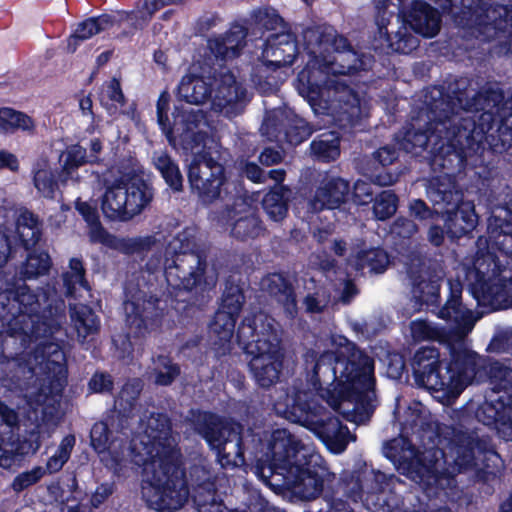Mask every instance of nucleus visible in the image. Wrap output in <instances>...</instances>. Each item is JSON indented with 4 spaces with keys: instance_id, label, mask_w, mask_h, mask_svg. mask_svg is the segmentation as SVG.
<instances>
[{
    "instance_id": "nucleus-37",
    "label": "nucleus",
    "mask_w": 512,
    "mask_h": 512,
    "mask_svg": "<svg viewBox=\"0 0 512 512\" xmlns=\"http://www.w3.org/2000/svg\"><path fill=\"white\" fill-rule=\"evenodd\" d=\"M155 168L161 173L166 183L175 191H181L183 187V177L178 165L172 160L165 151L155 152L153 156Z\"/></svg>"
},
{
    "instance_id": "nucleus-38",
    "label": "nucleus",
    "mask_w": 512,
    "mask_h": 512,
    "mask_svg": "<svg viewBox=\"0 0 512 512\" xmlns=\"http://www.w3.org/2000/svg\"><path fill=\"white\" fill-rule=\"evenodd\" d=\"M63 282L67 296L77 297L79 291H88L85 270L81 260L77 258L70 260L69 270L63 274ZM79 296L81 295L79 294Z\"/></svg>"
},
{
    "instance_id": "nucleus-7",
    "label": "nucleus",
    "mask_w": 512,
    "mask_h": 512,
    "mask_svg": "<svg viewBox=\"0 0 512 512\" xmlns=\"http://www.w3.org/2000/svg\"><path fill=\"white\" fill-rule=\"evenodd\" d=\"M451 362L442 374L438 367L440 354L434 347L418 350L412 362L418 386L433 391H442L448 397H457L479 373L481 358L466 346H449Z\"/></svg>"
},
{
    "instance_id": "nucleus-2",
    "label": "nucleus",
    "mask_w": 512,
    "mask_h": 512,
    "mask_svg": "<svg viewBox=\"0 0 512 512\" xmlns=\"http://www.w3.org/2000/svg\"><path fill=\"white\" fill-rule=\"evenodd\" d=\"M129 452L131 461L143 466L141 491L147 505L159 512L182 508L189 488L169 419L151 414L142 422V431L132 440Z\"/></svg>"
},
{
    "instance_id": "nucleus-56",
    "label": "nucleus",
    "mask_w": 512,
    "mask_h": 512,
    "mask_svg": "<svg viewBox=\"0 0 512 512\" xmlns=\"http://www.w3.org/2000/svg\"><path fill=\"white\" fill-rule=\"evenodd\" d=\"M170 249L177 256L178 253H202L197 245L195 234L192 230H184L171 241Z\"/></svg>"
},
{
    "instance_id": "nucleus-55",
    "label": "nucleus",
    "mask_w": 512,
    "mask_h": 512,
    "mask_svg": "<svg viewBox=\"0 0 512 512\" xmlns=\"http://www.w3.org/2000/svg\"><path fill=\"white\" fill-rule=\"evenodd\" d=\"M190 480L193 494L200 490L212 491L215 488L214 477L204 466L196 465L190 470Z\"/></svg>"
},
{
    "instance_id": "nucleus-28",
    "label": "nucleus",
    "mask_w": 512,
    "mask_h": 512,
    "mask_svg": "<svg viewBox=\"0 0 512 512\" xmlns=\"http://www.w3.org/2000/svg\"><path fill=\"white\" fill-rule=\"evenodd\" d=\"M122 12L123 11H118L117 16L104 14L98 17L88 18L87 20L79 23L74 34L68 39V52L74 53L76 51L79 40H87L101 32L108 31L116 24L118 25L119 32L116 33L115 37L119 39L118 34L123 28H128L131 23V21H120V13ZM120 40L123 39L120 38Z\"/></svg>"
},
{
    "instance_id": "nucleus-4",
    "label": "nucleus",
    "mask_w": 512,
    "mask_h": 512,
    "mask_svg": "<svg viewBox=\"0 0 512 512\" xmlns=\"http://www.w3.org/2000/svg\"><path fill=\"white\" fill-rule=\"evenodd\" d=\"M484 447L477 435L467 432L457 433L450 447L449 456L453 465L446 467L444 452L434 446L416 450L406 439L397 438L384 446V454L394 461L398 471L412 481L427 486L444 487L449 478L477 466V457Z\"/></svg>"
},
{
    "instance_id": "nucleus-49",
    "label": "nucleus",
    "mask_w": 512,
    "mask_h": 512,
    "mask_svg": "<svg viewBox=\"0 0 512 512\" xmlns=\"http://www.w3.org/2000/svg\"><path fill=\"white\" fill-rule=\"evenodd\" d=\"M489 245L512 257V217L499 229H492Z\"/></svg>"
},
{
    "instance_id": "nucleus-39",
    "label": "nucleus",
    "mask_w": 512,
    "mask_h": 512,
    "mask_svg": "<svg viewBox=\"0 0 512 512\" xmlns=\"http://www.w3.org/2000/svg\"><path fill=\"white\" fill-rule=\"evenodd\" d=\"M51 267V259L46 252H33L19 268V274L23 279H36L48 273Z\"/></svg>"
},
{
    "instance_id": "nucleus-18",
    "label": "nucleus",
    "mask_w": 512,
    "mask_h": 512,
    "mask_svg": "<svg viewBox=\"0 0 512 512\" xmlns=\"http://www.w3.org/2000/svg\"><path fill=\"white\" fill-rule=\"evenodd\" d=\"M496 262L494 255L487 251L479 250L473 262V266L467 268L466 279L475 289L488 293L492 300L502 308L512 305V299L506 292L505 280H497L492 286H488L490 275L495 274Z\"/></svg>"
},
{
    "instance_id": "nucleus-8",
    "label": "nucleus",
    "mask_w": 512,
    "mask_h": 512,
    "mask_svg": "<svg viewBox=\"0 0 512 512\" xmlns=\"http://www.w3.org/2000/svg\"><path fill=\"white\" fill-rule=\"evenodd\" d=\"M317 64V60L308 61L298 75V91L314 113L348 121L361 117L363 102L360 96L338 77L320 70Z\"/></svg>"
},
{
    "instance_id": "nucleus-35",
    "label": "nucleus",
    "mask_w": 512,
    "mask_h": 512,
    "mask_svg": "<svg viewBox=\"0 0 512 512\" xmlns=\"http://www.w3.org/2000/svg\"><path fill=\"white\" fill-rule=\"evenodd\" d=\"M289 192L286 186L277 185L264 196L262 206L271 220L280 222L286 217Z\"/></svg>"
},
{
    "instance_id": "nucleus-32",
    "label": "nucleus",
    "mask_w": 512,
    "mask_h": 512,
    "mask_svg": "<svg viewBox=\"0 0 512 512\" xmlns=\"http://www.w3.org/2000/svg\"><path fill=\"white\" fill-rule=\"evenodd\" d=\"M211 84L203 77L185 75L178 86V97L193 105L205 103L212 95Z\"/></svg>"
},
{
    "instance_id": "nucleus-53",
    "label": "nucleus",
    "mask_w": 512,
    "mask_h": 512,
    "mask_svg": "<svg viewBox=\"0 0 512 512\" xmlns=\"http://www.w3.org/2000/svg\"><path fill=\"white\" fill-rule=\"evenodd\" d=\"M243 302L244 296L241 289L236 285L228 286L224 291L219 311L231 312V315L238 317Z\"/></svg>"
},
{
    "instance_id": "nucleus-51",
    "label": "nucleus",
    "mask_w": 512,
    "mask_h": 512,
    "mask_svg": "<svg viewBox=\"0 0 512 512\" xmlns=\"http://www.w3.org/2000/svg\"><path fill=\"white\" fill-rule=\"evenodd\" d=\"M398 199L396 195L386 190L381 192L375 199L373 213L378 220H386L393 216L397 210Z\"/></svg>"
},
{
    "instance_id": "nucleus-43",
    "label": "nucleus",
    "mask_w": 512,
    "mask_h": 512,
    "mask_svg": "<svg viewBox=\"0 0 512 512\" xmlns=\"http://www.w3.org/2000/svg\"><path fill=\"white\" fill-rule=\"evenodd\" d=\"M180 375V367L167 356L153 359L152 376L157 385L168 386Z\"/></svg>"
},
{
    "instance_id": "nucleus-52",
    "label": "nucleus",
    "mask_w": 512,
    "mask_h": 512,
    "mask_svg": "<svg viewBox=\"0 0 512 512\" xmlns=\"http://www.w3.org/2000/svg\"><path fill=\"white\" fill-rule=\"evenodd\" d=\"M489 374L495 388L506 391L511 398L509 403H512V369L495 362L491 364Z\"/></svg>"
},
{
    "instance_id": "nucleus-44",
    "label": "nucleus",
    "mask_w": 512,
    "mask_h": 512,
    "mask_svg": "<svg viewBox=\"0 0 512 512\" xmlns=\"http://www.w3.org/2000/svg\"><path fill=\"white\" fill-rule=\"evenodd\" d=\"M33 183L37 191L46 198H53L57 189L54 174L47 162L37 163L33 169Z\"/></svg>"
},
{
    "instance_id": "nucleus-15",
    "label": "nucleus",
    "mask_w": 512,
    "mask_h": 512,
    "mask_svg": "<svg viewBox=\"0 0 512 512\" xmlns=\"http://www.w3.org/2000/svg\"><path fill=\"white\" fill-rule=\"evenodd\" d=\"M193 425L195 431L218 451L219 456L227 464L238 465L243 462L242 439L238 424L224 422L207 412H198L193 415Z\"/></svg>"
},
{
    "instance_id": "nucleus-16",
    "label": "nucleus",
    "mask_w": 512,
    "mask_h": 512,
    "mask_svg": "<svg viewBox=\"0 0 512 512\" xmlns=\"http://www.w3.org/2000/svg\"><path fill=\"white\" fill-rule=\"evenodd\" d=\"M206 269L207 263L202 253H178L166 268L165 275L167 282L175 288L192 290L201 284L212 287L217 276Z\"/></svg>"
},
{
    "instance_id": "nucleus-60",
    "label": "nucleus",
    "mask_w": 512,
    "mask_h": 512,
    "mask_svg": "<svg viewBox=\"0 0 512 512\" xmlns=\"http://www.w3.org/2000/svg\"><path fill=\"white\" fill-rule=\"evenodd\" d=\"M91 443L99 453L110 449L109 446V430L107 424L98 422L91 429Z\"/></svg>"
},
{
    "instance_id": "nucleus-34",
    "label": "nucleus",
    "mask_w": 512,
    "mask_h": 512,
    "mask_svg": "<svg viewBox=\"0 0 512 512\" xmlns=\"http://www.w3.org/2000/svg\"><path fill=\"white\" fill-rule=\"evenodd\" d=\"M70 317L78 338L82 341L99 331L100 324L97 316L84 304H70Z\"/></svg>"
},
{
    "instance_id": "nucleus-3",
    "label": "nucleus",
    "mask_w": 512,
    "mask_h": 512,
    "mask_svg": "<svg viewBox=\"0 0 512 512\" xmlns=\"http://www.w3.org/2000/svg\"><path fill=\"white\" fill-rule=\"evenodd\" d=\"M476 83L460 78L455 81L453 93L468 118L463 121V132L449 134L457 146H473L486 142L495 151L512 145V98L504 99L502 90L487 84L477 90Z\"/></svg>"
},
{
    "instance_id": "nucleus-10",
    "label": "nucleus",
    "mask_w": 512,
    "mask_h": 512,
    "mask_svg": "<svg viewBox=\"0 0 512 512\" xmlns=\"http://www.w3.org/2000/svg\"><path fill=\"white\" fill-rule=\"evenodd\" d=\"M248 353L252 355L249 366L255 381L264 388L278 382L283 365L280 339L274 320L263 313L256 314L247 325L239 328L241 338L248 337Z\"/></svg>"
},
{
    "instance_id": "nucleus-41",
    "label": "nucleus",
    "mask_w": 512,
    "mask_h": 512,
    "mask_svg": "<svg viewBox=\"0 0 512 512\" xmlns=\"http://www.w3.org/2000/svg\"><path fill=\"white\" fill-rule=\"evenodd\" d=\"M390 263L388 254L380 248L360 251L356 256L357 269H369L373 273H382Z\"/></svg>"
},
{
    "instance_id": "nucleus-21",
    "label": "nucleus",
    "mask_w": 512,
    "mask_h": 512,
    "mask_svg": "<svg viewBox=\"0 0 512 512\" xmlns=\"http://www.w3.org/2000/svg\"><path fill=\"white\" fill-rule=\"evenodd\" d=\"M473 26L478 36L486 40L502 33L512 34V6L484 2L473 13Z\"/></svg>"
},
{
    "instance_id": "nucleus-25",
    "label": "nucleus",
    "mask_w": 512,
    "mask_h": 512,
    "mask_svg": "<svg viewBox=\"0 0 512 512\" xmlns=\"http://www.w3.org/2000/svg\"><path fill=\"white\" fill-rule=\"evenodd\" d=\"M186 0H141L131 12L120 13V21H131L128 28H123L118 34L119 38L130 39L139 30H142L152 19L154 14L167 5H179Z\"/></svg>"
},
{
    "instance_id": "nucleus-57",
    "label": "nucleus",
    "mask_w": 512,
    "mask_h": 512,
    "mask_svg": "<svg viewBox=\"0 0 512 512\" xmlns=\"http://www.w3.org/2000/svg\"><path fill=\"white\" fill-rule=\"evenodd\" d=\"M375 7V23L381 36L390 39L393 32L388 30V25L394 13L389 11V0H373Z\"/></svg>"
},
{
    "instance_id": "nucleus-58",
    "label": "nucleus",
    "mask_w": 512,
    "mask_h": 512,
    "mask_svg": "<svg viewBox=\"0 0 512 512\" xmlns=\"http://www.w3.org/2000/svg\"><path fill=\"white\" fill-rule=\"evenodd\" d=\"M11 293L14 299L23 307L22 312L33 313L36 311L39 304V297L34 294L25 283L15 287Z\"/></svg>"
},
{
    "instance_id": "nucleus-14",
    "label": "nucleus",
    "mask_w": 512,
    "mask_h": 512,
    "mask_svg": "<svg viewBox=\"0 0 512 512\" xmlns=\"http://www.w3.org/2000/svg\"><path fill=\"white\" fill-rule=\"evenodd\" d=\"M152 199V188L143 179L121 180L106 188L101 209L109 219L128 221L141 214Z\"/></svg>"
},
{
    "instance_id": "nucleus-24",
    "label": "nucleus",
    "mask_w": 512,
    "mask_h": 512,
    "mask_svg": "<svg viewBox=\"0 0 512 512\" xmlns=\"http://www.w3.org/2000/svg\"><path fill=\"white\" fill-rule=\"evenodd\" d=\"M297 54V43L295 37L288 31L283 30L271 34L262 52V60L265 65L279 68L291 65Z\"/></svg>"
},
{
    "instance_id": "nucleus-42",
    "label": "nucleus",
    "mask_w": 512,
    "mask_h": 512,
    "mask_svg": "<svg viewBox=\"0 0 512 512\" xmlns=\"http://www.w3.org/2000/svg\"><path fill=\"white\" fill-rule=\"evenodd\" d=\"M17 231L26 247L35 245L41 237L38 219L27 210L19 214L17 219Z\"/></svg>"
},
{
    "instance_id": "nucleus-40",
    "label": "nucleus",
    "mask_w": 512,
    "mask_h": 512,
    "mask_svg": "<svg viewBox=\"0 0 512 512\" xmlns=\"http://www.w3.org/2000/svg\"><path fill=\"white\" fill-rule=\"evenodd\" d=\"M310 147L312 154L322 161L335 160L340 155L339 138L334 132L320 135Z\"/></svg>"
},
{
    "instance_id": "nucleus-63",
    "label": "nucleus",
    "mask_w": 512,
    "mask_h": 512,
    "mask_svg": "<svg viewBox=\"0 0 512 512\" xmlns=\"http://www.w3.org/2000/svg\"><path fill=\"white\" fill-rule=\"evenodd\" d=\"M329 296L322 290L314 294H308L303 301L305 309L309 313H321L329 304Z\"/></svg>"
},
{
    "instance_id": "nucleus-50",
    "label": "nucleus",
    "mask_w": 512,
    "mask_h": 512,
    "mask_svg": "<svg viewBox=\"0 0 512 512\" xmlns=\"http://www.w3.org/2000/svg\"><path fill=\"white\" fill-rule=\"evenodd\" d=\"M245 38L246 31L243 27L237 26L228 31L224 36L216 37L213 47L219 49V45H226L230 58H234L244 46Z\"/></svg>"
},
{
    "instance_id": "nucleus-6",
    "label": "nucleus",
    "mask_w": 512,
    "mask_h": 512,
    "mask_svg": "<svg viewBox=\"0 0 512 512\" xmlns=\"http://www.w3.org/2000/svg\"><path fill=\"white\" fill-rule=\"evenodd\" d=\"M455 83L450 87V93L444 95L440 89L434 88L426 97L425 110L411 124L401 141V147L415 155L423 151L431 143L433 151H442L445 147L466 150L473 146H457L448 138L449 134L463 132V121L467 113L457 102L453 93Z\"/></svg>"
},
{
    "instance_id": "nucleus-61",
    "label": "nucleus",
    "mask_w": 512,
    "mask_h": 512,
    "mask_svg": "<svg viewBox=\"0 0 512 512\" xmlns=\"http://www.w3.org/2000/svg\"><path fill=\"white\" fill-rule=\"evenodd\" d=\"M281 116V112H273L265 118L260 128L261 134L271 141L280 140V136L283 132L282 124L279 123Z\"/></svg>"
},
{
    "instance_id": "nucleus-19",
    "label": "nucleus",
    "mask_w": 512,
    "mask_h": 512,
    "mask_svg": "<svg viewBox=\"0 0 512 512\" xmlns=\"http://www.w3.org/2000/svg\"><path fill=\"white\" fill-rule=\"evenodd\" d=\"M215 94L212 109L226 117L239 115L247 103V91L230 71H221L215 76Z\"/></svg>"
},
{
    "instance_id": "nucleus-29",
    "label": "nucleus",
    "mask_w": 512,
    "mask_h": 512,
    "mask_svg": "<svg viewBox=\"0 0 512 512\" xmlns=\"http://www.w3.org/2000/svg\"><path fill=\"white\" fill-rule=\"evenodd\" d=\"M349 190L350 186L346 180L340 177H327L310 200V208L314 212L338 208L345 202Z\"/></svg>"
},
{
    "instance_id": "nucleus-20",
    "label": "nucleus",
    "mask_w": 512,
    "mask_h": 512,
    "mask_svg": "<svg viewBox=\"0 0 512 512\" xmlns=\"http://www.w3.org/2000/svg\"><path fill=\"white\" fill-rule=\"evenodd\" d=\"M414 297L427 304L436 303L444 278L442 268L431 261L414 259L408 268Z\"/></svg>"
},
{
    "instance_id": "nucleus-33",
    "label": "nucleus",
    "mask_w": 512,
    "mask_h": 512,
    "mask_svg": "<svg viewBox=\"0 0 512 512\" xmlns=\"http://www.w3.org/2000/svg\"><path fill=\"white\" fill-rule=\"evenodd\" d=\"M202 120L203 113L200 110L184 111L176 117L174 129L180 131L181 142L186 149H193V143H200L203 140V134L196 131Z\"/></svg>"
},
{
    "instance_id": "nucleus-62",
    "label": "nucleus",
    "mask_w": 512,
    "mask_h": 512,
    "mask_svg": "<svg viewBox=\"0 0 512 512\" xmlns=\"http://www.w3.org/2000/svg\"><path fill=\"white\" fill-rule=\"evenodd\" d=\"M43 474L44 471L41 467H35L30 471L23 472L14 479L12 487L16 492H20L37 483Z\"/></svg>"
},
{
    "instance_id": "nucleus-11",
    "label": "nucleus",
    "mask_w": 512,
    "mask_h": 512,
    "mask_svg": "<svg viewBox=\"0 0 512 512\" xmlns=\"http://www.w3.org/2000/svg\"><path fill=\"white\" fill-rule=\"evenodd\" d=\"M303 38L310 56L318 68L331 77L363 69L365 61L351 49L347 40L330 26H314L304 30Z\"/></svg>"
},
{
    "instance_id": "nucleus-23",
    "label": "nucleus",
    "mask_w": 512,
    "mask_h": 512,
    "mask_svg": "<svg viewBox=\"0 0 512 512\" xmlns=\"http://www.w3.org/2000/svg\"><path fill=\"white\" fill-rule=\"evenodd\" d=\"M158 300L139 291L133 294L124 304L126 321L131 330L138 336H143L158 315Z\"/></svg>"
},
{
    "instance_id": "nucleus-64",
    "label": "nucleus",
    "mask_w": 512,
    "mask_h": 512,
    "mask_svg": "<svg viewBox=\"0 0 512 512\" xmlns=\"http://www.w3.org/2000/svg\"><path fill=\"white\" fill-rule=\"evenodd\" d=\"M41 446L40 434L39 432L32 431L29 435V438L24 440L15 450H7L5 449L3 454L5 453H13L19 455H27L34 454L38 451Z\"/></svg>"
},
{
    "instance_id": "nucleus-45",
    "label": "nucleus",
    "mask_w": 512,
    "mask_h": 512,
    "mask_svg": "<svg viewBox=\"0 0 512 512\" xmlns=\"http://www.w3.org/2000/svg\"><path fill=\"white\" fill-rule=\"evenodd\" d=\"M141 389L142 386L138 380L125 384L115 400V410L122 416H130L135 408Z\"/></svg>"
},
{
    "instance_id": "nucleus-30",
    "label": "nucleus",
    "mask_w": 512,
    "mask_h": 512,
    "mask_svg": "<svg viewBox=\"0 0 512 512\" xmlns=\"http://www.w3.org/2000/svg\"><path fill=\"white\" fill-rule=\"evenodd\" d=\"M405 20L416 33L424 37H434L438 34L441 26L439 12L421 1L413 4L412 9L405 16Z\"/></svg>"
},
{
    "instance_id": "nucleus-46",
    "label": "nucleus",
    "mask_w": 512,
    "mask_h": 512,
    "mask_svg": "<svg viewBox=\"0 0 512 512\" xmlns=\"http://www.w3.org/2000/svg\"><path fill=\"white\" fill-rule=\"evenodd\" d=\"M198 512H244L240 509L227 508L222 500L216 494V488L212 491L200 490L196 494H192Z\"/></svg>"
},
{
    "instance_id": "nucleus-13",
    "label": "nucleus",
    "mask_w": 512,
    "mask_h": 512,
    "mask_svg": "<svg viewBox=\"0 0 512 512\" xmlns=\"http://www.w3.org/2000/svg\"><path fill=\"white\" fill-rule=\"evenodd\" d=\"M427 196L435 212L447 216L445 225L452 236L460 237L476 227L478 217L473 203L462 201V194L450 176L443 175L431 180Z\"/></svg>"
},
{
    "instance_id": "nucleus-31",
    "label": "nucleus",
    "mask_w": 512,
    "mask_h": 512,
    "mask_svg": "<svg viewBox=\"0 0 512 512\" xmlns=\"http://www.w3.org/2000/svg\"><path fill=\"white\" fill-rule=\"evenodd\" d=\"M261 287L283 306L289 318H294L297 315V303L293 288L283 275L274 273L264 277Z\"/></svg>"
},
{
    "instance_id": "nucleus-17",
    "label": "nucleus",
    "mask_w": 512,
    "mask_h": 512,
    "mask_svg": "<svg viewBox=\"0 0 512 512\" xmlns=\"http://www.w3.org/2000/svg\"><path fill=\"white\" fill-rule=\"evenodd\" d=\"M188 180L199 201L210 205L221 197L226 182L225 170L219 162L204 157L190 166Z\"/></svg>"
},
{
    "instance_id": "nucleus-54",
    "label": "nucleus",
    "mask_w": 512,
    "mask_h": 512,
    "mask_svg": "<svg viewBox=\"0 0 512 512\" xmlns=\"http://www.w3.org/2000/svg\"><path fill=\"white\" fill-rule=\"evenodd\" d=\"M75 445V437L72 435L66 436L57 452L51 456L47 462V469L50 472H57L59 471L63 465L67 462V460L70 457L71 451Z\"/></svg>"
},
{
    "instance_id": "nucleus-59",
    "label": "nucleus",
    "mask_w": 512,
    "mask_h": 512,
    "mask_svg": "<svg viewBox=\"0 0 512 512\" xmlns=\"http://www.w3.org/2000/svg\"><path fill=\"white\" fill-rule=\"evenodd\" d=\"M170 96L167 92H162L157 101V118L163 132L166 134L170 143L174 142L173 129L170 127L167 112L169 109Z\"/></svg>"
},
{
    "instance_id": "nucleus-12",
    "label": "nucleus",
    "mask_w": 512,
    "mask_h": 512,
    "mask_svg": "<svg viewBox=\"0 0 512 512\" xmlns=\"http://www.w3.org/2000/svg\"><path fill=\"white\" fill-rule=\"evenodd\" d=\"M450 298L439 311V317L453 324L449 331L433 326L425 320H415L410 324L411 336L415 341L437 340L447 346H465V337L473 329L475 318L459 301L462 285L459 281L449 282Z\"/></svg>"
},
{
    "instance_id": "nucleus-26",
    "label": "nucleus",
    "mask_w": 512,
    "mask_h": 512,
    "mask_svg": "<svg viewBox=\"0 0 512 512\" xmlns=\"http://www.w3.org/2000/svg\"><path fill=\"white\" fill-rule=\"evenodd\" d=\"M65 355L58 343L42 342L29 357L27 368L30 374L59 375L63 371Z\"/></svg>"
},
{
    "instance_id": "nucleus-27",
    "label": "nucleus",
    "mask_w": 512,
    "mask_h": 512,
    "mask_svg": "<svg viewBox=\"0 0 512 512\" xmlns=\"http://www.w3.org/2000/svg\"><path fill=\"white\" fill-rule=\"evenodd\" d=\"M99 162L98 156L86 154V149L79 146L73 145L69 147L65 153V159L63 161L62 171L60 173V181L66 184L69 180L80 183L86 178L92 179L93 182H100V175L94 171L84 169L79 172V168L85 163H97Z\"/></svg>"
},
{
    "instance_id": "nucleus-47",
    "label": "nucleus",
    "mask_w": 512,
    "mask_h": 512,
    "mask_svg": "<svg viewBox=\"0 0 512 512\" xmlns=\"http://www.w3.org/2000/svg\"><path fill=\"white\" fill-rule=\"evenodd\" d=\"M236 319L231 312L218 310L210 325V333L217 337L220 343L229 342L234 334Z\"/></svg>"
},
{
    "instance_id": "nucleus-22",
    "label": "nucleus",
    "mask_w": 512,
    "mask_h": 512,
    "mask_svg": "<svg viewBox=\"0 0 512 512\" xmlns=\"http://www.w3.org/2000/svg\"><path fill=\"white\" fill-rule=\"evenodd\" d=\"M227 221L230 222L232 237L246 241L263 233L261 220L256 209L242 198L236 199L231 207L225 210Z\"/></svg>"
},
{
    "instance_id": "nucleus-9",
    "label": "nucleus",
    "mask_w": 512,
    "mask_h": 512,
    "mask_svg": "<svg viewBox=\"0 0 512 512\" xmlns=\"http://www.w3.org/2000/svg\"><path fill=\"white\" fill-rule=\"evenodd\" d=\"M274 406L278 414L314 432L333 453H342L348 443L355 440L337 417L305 391L286 393L276 400Z\"/></svg>"
},
{
    "instance_id": "nucleus-1",
    "label": "nucleus",
    "mask_w": 512,
    "mask_h": 512,
    "mask_svg": "<svg viewBox=\"0 0 512 512\" xmlns=\"http://www.w3.org/2000/svg\"><path fill=\"white\" fill-rule=\"evenodd\" d=\"M330 342L335 351L315 360L309 379L315 393L309 394L343 415L369 416L376 400L373 358L344 336L332 335Z\"/></svg>"
},
{
    "instance_id": "nucleus-5",
    "label": "nucleus",
    "mask_w": 512,
    "mask_h": 512,
    "mask_svg": "<svg viewBox=\"0 0 512 512\" xmlns=\"http://www.w3.org/2000/svg\"><path fill=\"white\" fill-rule=\"evenodd\" d=\"M270 450V464L258 467L256 472L264 483L287 489L302 500L321 493L327 473L311 467L320 457L310 447L288 430L278 429L271 436Z\"/></svg>"
},
{
    "instance_id": "nucleus-36",
    "label": "nucleus",
    "mask_w": 512,
    "mask_h": 512,
    "mask_svg": "<svg viewBox=\"0 0 512 512\" xmlns=\"http://www.w3.org/2000/svg\"><path fill=\"white\" fill-rule=\"evenodd\" d=\"M477 417L487 425L499 421V435L507 441L512 440V405L504 406L500 414L491 404L485 403L477 412Z\"/></svg>"
},
{
    "instance_id": "nucleus-48",
    "label": "nucleus",
    "mask_w": 512,
    "mask_h": 512,
    "mask_svg": "<svg viewBox=\"0 0 512 512\" xmlns=\"http://www.w3.org/2000/svg\"><path fill=\"white\" fill-rule=\"evenodd\" d=\"M32 130L34 128L33 120L21 113L10 108L0 109V129L10 131L15 129Z\"/></svg>"
}]
</instances>
